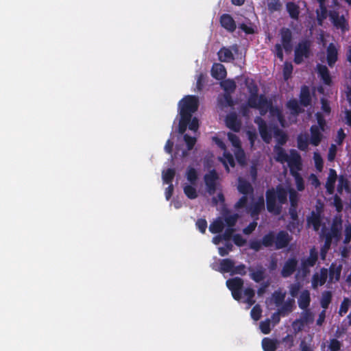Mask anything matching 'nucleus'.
Segmentation results:
<instances>
[{
    "instance_id": "20e7f679",
    "label": "nucleus",
    "mask_w": 351,
    "mask_h": 351,
    "mask_svg": "<svg viewBox=\"0 0 351 351\" xmlns=\"http://www.w3.org/2000/svg\"><path fill=\"white\" fill-rule=\"evenodd\" d=\"M198 106L197 98L195 96H186L179 103L180 120L179 123L178 132L184 134L186 130L187 125L189 128L194 131L197 130L199 127L198 120L193 118L191 120V114L195 112Z\"/></svg>"
},
{
    "instance_id": "ea45409f",
    "label": "nucleus",
    "mask_w": 351,
    "mask_h": 351,
    "mask_svg": "<svg viewBox=\"0 0 351 351\" xmlns=\"http://www.w3.org/2000/svg\"><path fill=\"white\" fill-rule=\"evenodd\" d=\"M221 86L226 92V93L230 94L236 88V84L233 80H227L221 82Z\"/></svg>"
},
{
    "instance_id": "5701e85b",
    "label": "nucleus",
    "mask_w": 351,
    "mask_h": 351,
    "mask_svg": "<svg viewBox=\"0 0 351 351\" xmlns=\"http://www.w3.org/2000/svg\"><path fill=\"white\" fill-rule=\"evenodd\" d=\"M282 43L284 49L287 51L291 50V32L288 29H283L281 31Z\"/></svg>"
},
{
    "instance_id": "9b49d317",
    "label": "nucleus",
    "mask_w": 351,
    "mask_h": 351,
    "mask_svg": "<svg viewBox=\"0 0 351 351\" xmlns=\"http://www.w3.org/2000/svg\"><path fill=\"white\" fill-rule=\"evenodd\" d=\"M226 285L232 291V295L235 300L241 298V289L243 287V281L239 278H234L227 280Z\"/></svg>"
},
{
    "instance_id": "4be33fe9",
    "label": "nucleus",
    "mask_w": 351,
    "mask_h": 351,
    "mask_svg": "<svg viewBox=\"0 0 351 351\" xmlns=\"http://www.w3.org/2000/svg\"><path fill=\"white\" fill-rule=\"evenodd\" d=\"M319 4V9L317 10V19L319 25H322L323 21L327 17V9L325 5L326 0H317Z\"/></svg>"
},
{
    "instance_id": "f8f14e48",
    "label": "nucleus",
    "mask_w": 351,
    "mask_h": 351,
    "mask_svg": "<svg viewBox=\"0 0 351 351\" xmlns=\"http://www.w3.org/2000/svg\"><path fill=\"white\" fill-rule=\"evenodd\" d=\"M218 175L215 171H211L204 176V181L206 186L207 191L210 195L213 194L218 185Z\"/></svg>"
},
{
    "instance_id": "c03bdc74",
    "label": "nucleus",
    "mask_w": 351,
    "mask_h": 351,
    "mask_svg": "<svg viewBox=\"0 0 351 351\" xmlns=\"http://www.w3.org/2000/svg\"><path fill=\"white\" fill-rule=\"evenodd\" d=\"M332 295L330 291H324L322 293L321 299V305L324 309L327 308L330 303Z\"/></svg>"
},
{
    "instance_id": "58836bf2",
    "label": "nucleus",
    "mask_w": 351,
    "mask_h": 351,
    "mask_svg": "<svg viewBox=\"0 0 351 351\" xmlns=\"http://www.w3.org/2000/svg\"><path fill=\"white\" fill-rule=\"evenodd\" d=\"M176 171L173 169H167L162 171V178L163 182L167 184H171L175 176Z\"/></svg>"
},
{
    "instance_id": "a878e982",
    "label": "nucleus",
    "mask_w": 351,
    "mask_h": 351,
    "mask_svg": "<svg viewBox=\"0 0 351 351\" xmlns=\"http://www.w3.org/2000/svg\"><path fill=\"white\" fill-rule=\"evenodd\" d=\"M227 126L233 130L234 131H238L240 129L241 124L237 120L236 114L231 113L228 114L226 119Z\"/></svg>"
},
{
    "instance_id": "338daca9",
    "label": "nucleus",
    "mask_w": 351,
    "mask_h": 351,
    "mask_svg": "<svg viewBox=\"0 0 351 351\" xmlns=\"http://www.w3.org/2000/svg\"><path fill=\"white\" fill-rule=\"evenodd\" d=\"M351 240V224H348L345 227V239L344 243H348Z\"/></svg>"
},
{
    "instance_id": "7c9ffc66",
    "label": "nucleus",
    "mask_w": 351,
    "mask_h": 351,
    "mask_svg": "<svg viewBox=\"0 0 351 351\" xmlns=\"http://www.w3.org/2000/svg\"><path fill=\"white\" fill-rule=\"evenodd\" d=\"M308 226H312L315 230H318L320 227V214L319 213L312 212L310 217H308Z\"/></svg>"
},
{
    "instance_id": "e433bc0d",
    "label": "nucleus",
    "mask_w": 351,
    "mask_h": 351,
    "mask_svg": "<svg viewBox=\"0 0 351 351\" xmlns=\"http://www.w3.org/2000/svg\"><path fill=\"white\" fill-rule=\"evenodd\" d=\"M287 10L291 18L298 19L300 13L298 5L293 2H288L287 3Z\"/></svg>"
},
{
    "instance_id": "3c124183",
    "label": "nucleus",
    "mask_w": 351,
    "mask_h": 351,
    "mask_svg": "<svg viewBox=\"0 0 351 351\" xmlns=\"http://www.w3.org/2000/svg\"><path fill=\"white\" fill-rule=\"evenodd\" d=\"M184 141L186 143L188 149H191L196 143V138L195 136H190L188 134L184 135Z\"/></svg>"
},
{
    "instance_id": "6ab92c4d",
    "label": "nucleus",
    "mask_w": 351,
    "mask_h": 351,
    "mask_svg": "<svg viewBox=\"0 0 351 351\" xmlns=\"http://www.w3.org/2000/svg\"><path fill=\"white\" fill-rule=\"evenodd\" d=\"M337 175L335 170L330 169L326 182V189L328 194L332 195L335 191V184Z\"/></svg>"
},
{
    "instance_id": "6e6552de",
    "label": "nucleus",
    "mask_w": 351,
    "mask_h": 351,
    "mask_svg": "<svg viewBox=\"0 0 351 351\" xmlns=\"http://www.w3.org/2000/svg\"><path fill=\"white\" fill-rule=\"evenodd\" d=\"M317 260V252L315 248H313L310 251L309 256L307 258L302 260V268L298 271L297 274V278H305L309 273L308 267L313 266L315 264Z\"/></svg>"
},
{
    "instance_id": "cd10ccee",
    "label": "nucleus",
    "mask_w": 351,
    "mask_h": 351,
    "mask_svg": "<svg viewBox=\"0 0 351 351\" xmlns=\"http://www.w3.org/2000/svg\"><path fill=\"white\" fill-rule=\"evenodd\" d=\"M317 73L321 77L323 82L329 85L331 82V78L328 70V68L326 66L318 64L317 66Z\"/></svg>"
},
{
    "instance_id": "c9c22d12",
    "label": "nucleus",
    "mask_w": 351,
    "mask_h": 351,
    "mask_svg": "<svg viewBox=\"0 0 351 351\" xmlns=\"http://www.w3.org/2000/svg\"><path fill=\"white\" fill-rule=\"evenodd\" d=\"M262 346L265 351H275L277 347V341L264 338L262 341Z\"/></svg>"
},
{
    "instance_id": "7ed1b4c3",
    "label": "nucleus",
    "mask_w": 351,
    "mask_h": 351,
    "mask_svg": "<svg viewBox=\"0 0 351 351\" xmlns=\"http://www.w3.org/2000/svg\"><path fill=\"white\" fill-rule=\"evenodd\" d=\"M237 189L243 195L235 204L236 209L243 208L246 213H250L252 217L258 215L265 208L263 196L254 197L253 187L252 184L242 178H239Z\"/></svg>"
},
{
    "instance_id": "f257e3e1",
    "label": "nucleus",
    "mask_w": 351,
    "mask_h": 351,
    "mask_svg": "<svg viewBox=\"0 0 351 351\" xmlns=\"http://www.w3.org/2000/svg\"><path fill=\"white\" fill-rule=\"evenodd\" d=\"M246 84L250 93L248 99V105L250 107L258 109L261 114H265L269 110L272 121H278L282 127H285L295 121V118L300 112V107L297 100L292 99L288 101L287 106L291 110V117L289 118V121H287L278 108L272 106L270 101H267L265 96H258L256 95L258 88L252 80H247Z\"/></svg>"
},
{
    "instance_id": "49530a36",
    "label": "nucleus",
    "mask_w": 351,
    "mask_h": 351,
    "mask_svg": "<svg viewBox=\"0 0 351 351\" xmlns=\"http://www.w3.org/2000/svg\"><path fill=\"white\" fill-rule=\"evenodd\" d=\"M313 160L316 169L319 171H321L323 169V160L321 155L318 152H314Z\"/></svg>"
},
{
    "instance_id": "09e8293b",
    "label": "nucleus",
    "mask_w": 351,
    "mask_h": 351,
    "mask_svg": "<svg viewBox=\"0 0 351 351\" xmlns=\"http://www.w3.org/2000/svg\"><path fill=\"white\" fill-rule=\"evenodd\" d=\"M219 103L221 106H231L233 104L231 97L228 93L224 94L223 97L219 100Z\"/></svg>"
},
{
    "instance_id": "de8ad7c7",
    "label": "nucleus",
    "mask_w": 351,
    "mask_h": 351,
    "mask_svg": "<svg viewBox=\"0 0 351 351\" xmlns=\"http://www.w3.org/2000/svg\"><path fill=\"white\" fill-rule=\"evenodd\" d=\"M263 245L265 247H271L275 243V237L273 233L265 235L263 239Z\"/></svg>"
},
{
    "instance_id": "2eb2a0df",
    "label": "nucleus",
    "mask_w": 351,
    "mask_h": 351,
    "mask_svg": "<svg viewBox=\"0 0 351 351\" xmlns=\"http://www.w3.org/2000/svg\"><path fill=\"white\" fill-rule=\"evenodd\" d=\"M328 272L327 269L322 268L314 274L312 278V287L315 289L319 286H322L326 281Z\"/></svg>"
},
{
    "instance_id": "e2e57ef3",
    "label": "nucleus",
    "mask_w": 351,
    "mask_h": 351,
    "mask_svg": "<svg viewBox=\"0 0 351 351\" xmlns=\"http://www.w3.org/2000/svg\"><path fill=\"white\" fill-rule=\"evenodd\" d=\"M332 237L339 239L341 236V221L339 224L335 223L332 227Z\"/></svg>"
},
{
    "instance_id": "37998d69",
    "label": "nucleus",
    "mask_w": 351,
    "mask_h": 351,
    "mask_svg": "<svg viewBox=\"0 0 351 351\" xmlns=\"http://www.w3.org/2000/svg\"><path fill=\"white\" fill-rule=\"evenodd\" d=\"M186 175L187 180L191 183V184L195 185L197 179V174L195 169L192 167H189Z\"/></svg>"
},
{
    "instance_id": "774afa93",
    "label": "nucleus",
    "mask_w": 351,
    "mask_h": 351,
    "mask_svg": "<svg viewBox=\"0 0 351 351\" xmlns=\"http://www.w3.org/2000/svg\"><path fill=\"white\" fill-rule=\"evenodd\" d=\"M301 286L299 283L291 285L289 287V292L292 297H295L300 289Z\"/></svg>"
},
{
    "instance_id": "ddd939ff",
    "label": "nucleus",
    "mask_w": 351,
    "mask_h": 351,
    "mask_svg": "<svg viewBox=\"0 0 351 351\" xmlns=\"http://www.w3.org/2000/svg\"><path fill=\"white\" fill-rule=\"evenodd\" d=\"M213 140L221 149L224 150L223 156L222 158H220V160L225 166L226 170L229 171L228 165L231 167L234 166V158L230 154L226 152L225 144L220 139L217 138H213Z\"/></svg>"
},
{
    "instance_id": "0eeeda50",
    "label": "nucleus",
    "mask_w": 351,
    "mask_h": 351,
    "mask_svg": "<svg viewBox=\"0 0 351 351\" xmlns=\"http://www.w3.org/2000/svg\"><path fill=\"white\" fill-rule=\"evenodd\" d=\"M238 219V215L237 214H231L227 215L225 217L224 221L226 222V225L227 226V228L223 236H216L213 238V241L215 244L217 245L220 243L222 238L225 240H228L231 237L234 230L233 227Z\"/></svg>"
},
{
    "instance_id": "393cba45",
    "label": "nucleus",
    "mask_w": 351,
    "mask_h": 351,
    "mask_svg": "<svg viewBox=\"0 0 351 351\" xmlns=\"http://www.w3.org/2000/svg\"><path fill=\"white\" fill-rule=\"evenodd\" d=\"M220 22L221 25L228 31L232 32L236 28V24L233 19L228 14L221 16Z\"/></svg>"
},
{
    "instance_id": "5fc2aeb1",
    "label": "nucleus",
    "mask_w": 351,
    "mask_h": 351,
    "mask_svg": "<svg viewBox=\"0 0 351 351\" xmlns=\"http://www.w3.org/2000/svg\"><path fill=\"white\" fill-rule=\"evenodd\" d=\"M275 138L280 145H283L287 141V136L280 130H276L275 132Z\"/></svg>"
},
{
    "instance_id": "4468645a",
    "label": "nucleus",
    "mask_w": 351,
    "mask_h": 351,
    "mask_svg": "<svg viewBox=\"0 0 351 351\" xmlns=\"http://www.w3.org/2000/svg\"><path fill=\"white\" fill-rule=\"evenodd\" d=\"M329 17L332 24L341 29L343 32L348 29V24L343 16H339L337 12L332 11L329 13Z\"/></svg>"
},
{
    "instance_id": "473e14b6",
    "label": "nucleus",
    "mask_w": 351,
    "mask_h": 351,
    "mask_svg": "<svg viewBox=\"0 0 351 351\" xmlns=\"http://www.w3.org/2000/svg\"><path fill=\"white\" fill-rule=\"evenodd\" d=\"M300 103L304 106H307L311 104V98L309 88L304 86L302 88L300 92Z\"/></svg>"
},
{
    "instance_id": "2f4dec72",
    "label": "nucleus",
    "mask_w": 351,
    "mask_h": 351,
    "mask_svg": "<svg viewBox=\"0 0 351 351\" xmlns=\"http://www.w3.org/2000/svg\"><path fill=\"white\" fill-rule=\"evenodd\" d=\"M219 59L221 62H230L234 59V56L230 49L226 47L221 48L218 52Z\"/></svg>"
},
{
    "instance_id": "1a4fd4ad",
    "label": "nucleus",
    "mask_w": 351,
    "mask_h": 351,
    "mask_svg": "<svg viewBox=\"0 0 351 351\" xmlns=\"http://www.w3.org/2000/svg\"><path fill=\"white\" fill-rule=\"evenodd\" d=\"M310 54V43L302 41L298 44L295 50V62L301 63L304 58L308 57Z\"/></svg>"
},
{
    "instance_id": "79ce46f5",
    "label": "nucleus",
    "mask_w": 351,
    "mask_h": 351,
    "mask_svg": "<svg viewBox=\"0 0 351 351\" xmlns=\"http://www.w3.org/2000/svg\"><path fill=\"white\" fill-rule=\"evenodd\" d=\"M298 146L301 150H306L308 146V137L306 134H300L298 137Z\"/></svg>"
},
{
    "instance_id": "4d7b16f0",
    "label": "nucleus",
    "mask_w": 351,
    "mask_h": 351,
    "mask_svg": "<svg viewBox=\"0 0 351 351\" xmlns=\"http://www.w3.org/2000/svg\"><path fill=\"white\" fill-rule=\"evenodd\" d=\"M337 152V147L335 145L332 144L329 148L327 158L332 162L335 160Z\"/></svg>"
},
{
    "instance_id": "f3484780",
    "label": "nucleus",
    "mask_w": 351,
    "mask_h": 351,
    "mask_svg": "<svg viewBox=\"0 0 351 351\" xmlns=\"http://www.w3.org/2000/svg\"><path fill=\"white\" fill-rule=\"evenodd\" d=\"M255 122L258 124L261 137L266 143H269L271 139L272 131L268 130L267 125L261 118H256Z\"/></svg>"
},
{
    "instance_id": "864d4df0",
    "label": "nucleus",
    "mask_w": 351,
    "mask_h": 351,
    "mask_svg": "<svg viewBox=\"0 0 351 351\" xmlns=\"http://www.w3.org/2000/svg\"><path fill=\"white\" fill-rule=\"evenodd\" d=\"M337 189L339 193H341L343 189L348 190V180L343 176H340L339 178V184Z\"/></svg>"
},
{
    "instance_id": "603ef678",
    "label": "nucleus",
    "mask_w": 351,
    "mask_h": 351,
    "mask_svg": "<svg viewBox=\"0 0 351 351\" xmlns=\"http://www.w3.org/2000/svg\"><path fill=\"white\" fill-rule=\"evenodd\" d=\"M261 308L259 305H256L253 307L251 311V316L252 319L257 321L261 318Z\"/></svg>"
},
{
    "instance_id": "412c9836",
    "label": "nucleus",
    "mask_w": 351,
    "mask_h": 351,
    "mask_svg": "<svg viewBox=\"0 0 351 351\" xmlns=\"http://www.w3.org/2000/svg\"><path fill=\"white\" fill-rule=\"evenodd\" d=\"M212 76L217 80H222L226 76V70L225 66L219 63L213 64L211 70Z\"/></svg>"
},
{
    "instance_id": "c85d7f7f",
    "label": "nucleus",
    "mask_w": 351,
    "mask_h": 351,
    "mask_svg": "<svg viewBox=\"0 0 351 351\" xmlns=\"http://www.w3.org/2000/svg\"><path fill=\"white\" fill-rule=\"evenodd\" d=\"M295 301L293 299H289L285 301L280 307L278 308V311L282 315H285L293 311Z\"/></svg>"
},
{
    "instance_id": "f704fd0d",
    "label": "nucleus",
    "mask_w": 351,
    "mask_h": 351,
    "mask_svg": "<svg viewBox=\"0 0 351 351\" xmlns=\"http://www.w3.org/2000/svg\"><path fill=\"white\" fill-rule=\"evenodd\" d=\"M225 228V224L221 218H219L214 221L209 226V230L212 233H218L223 230Z\"/></svg>"
},
{
    "instance_id": "8fccbe9b",
    "label": "nucleus",
    "mask_w": 351,
    "mask_h": 351,
    "mask_svg": "<svg viewBox=\"0 0 351 351\" xmlns=\"http://www.w3.org/2000/svg\"><path fill=\"white\" fill-rule=\"evenodd\" d=\"M271 321L270 319H266L260 323V328L264 334H268L271 331Z\"/></svg>"
},
{
    "instance_id": "0e129e2a",
    "label": "nucleus",
    "mask_w": 351,
    "mask_h": 351,
    "mask_svg": "<svg viewBox=\"0 0 351 351\" xmlns=\"http://www.w3.org/2000/svg\"><path fill=\"white\" fill-rule=\"evenodd\" d=\"M196 226L202 233H204L207 228V222L204 219H199L196 222Z\"/></svg>"
},
{
    "instance_id": "9d476101",
    "label": "nucleus",
    "mask_w": 351,
    "mask_h": 351,
    "mask_svg": "<svg viewBox=\"0 0 351 351\" xmlns=\"http://www.w3.org/2000/svg\"><path fill=\"white\" fill-rule=\"evenodd\" d=\"M228 139L234 147V152L237 161L240 164L243 165L245 162V154L243 150L241 148L240 141L239 138L232 133H228Z\"/></svg>"
},
{
    "instance_id": "a18cd8bd",
    "label": "nucleus",
    "mask_w": 351,
    "mask_h": 351,
    "mask_svg": "<svg viewBox=\"0 0 351 351\" xmlns=\"http://www.w3.org/2000/svg\"><path fill=\"white\" fill-rule=\"evenodd\" d=\"M265 271L263 268L257 269L255 271H252L250 276L251 278L256 282H258L263 280Z\"/></svg>"
},
{
    "instance_id": "423d86ee",
    "label": "nucleus",
    "mask_w": 351,
    "mask_h": 351,
    "mask_svg": "<svg viewBox=\"0 0 351 351\" xmlns=\"http://www.w3.org/2000/svg\"><path fill=\"white\" fill-rule=\"evenodd\" d=\"M318 126L313 125L311 128L310 143L314 146H317L321 142L323 135L322 132L325 130L326 122L320 113L316 114Z\"/></svg>"
},
{
    "instance_id": "f03ea898",
    "label": "nucleus",
    "mask_w": 351,
    "mask_h": 351,
    "mask_svg": "<svg viewBox=\"0 0 351 351\" xmlns=\"http://www.w3.org/2000/svg\"><path fill=\"white\" fill-rule=\"evenodd\" d=\"M289 194L291 208L289 214L291 219L295 221L298 218L296 206L299 199L297 192L290 188L284 189L281 186H277L276 189H269L267 191V208L269 212L274 214H279L281 210V205L287 202V194Z\"/></svg>"
},
{
    "instance_id": "c756f323",
    "label": "nucleus",
    "mask_w": 351,
    "mask_h": 351,
    "mask_svg": "<svg viewBox=\"0 0 351 351\" xmlns=\"http://www.w3.org/2000/svg\"><path fill=\"white\" fill-rule=\"evenodd\" d=\"M341 265L332 264L330 267L329 278L330 282H337L340 278Z\"/></svg>"
},
{
    "instance_id": "aec40b11",
    "label": "nucleus",
    "mask_w": 351,
    "mask_h": 351,
    "mask_svg": "<svg viewBox=\"0 0 351 351\" xmlns=\"http://www.w3.org/2000/svg\"><path fill=\"white\" fill-rule=\"evenodd\" d=\"M297 261L295 258H290L286 261L281 271L282 276L287 278L291 276L295 269Z\"/></svg>"
},
{
    "instance_id": "680f3d73",
    "label": "nucleus",
    "mask_w": 351,
    "mask_h": 351,
    "mask_svg": "<svg viewBox=\"0 0 351 351\" xmlns=\"http://www.w3.org/2000/svg\"><path fill=\"white\" fill-rule=\"evenodd\" d=\"M328 348L330 351H338L341 348V343L337 339H331Z\"/></svg>"
},
{
    "instance_id": "69168bd1",
    "label": "nucleus",
    "mask_w": 351,
    "mask_h": 351,
    "mask_svg": "<svg viewBox=\"0 0 351 351\" xmlns=\"http://www.w3.org/2000/svg\"><path fill=\"white\" fill-rule=\"evenodd\" d=\"M333 204L336 208L337 212H341L343 209V204L341 198L337 195L334 197Z\"/></svg>"
},
{
    "instance_id": "bb28decb",
    "label": "nucleus",
    "mask_w": 351,
    "mask_h": 351,
    "mask_svg": "<svg viewBox=\"0 0 351 351\" xmlns=\"http://www.w3.org/2000/svg\"><path fill=\"white\" fill-rule=\"evenodd\" d=\"M337 59V50L333 44H330L327 49V61L329 66H332Z\"/></svg>"
},
{
    "instance_id": "dca6fc26",
    "label": "nucleus",
    "mask_w": 351,
    "mask_h": 351,
    "mask_svg": "<svg viewBox=\"0 0 351 351\" xmlns=\"http://www.w3.org/2000/svg\"><path fill=\"white\" fill-rule=\"evenodd\" d=\"M286 296L285 292L281 291H275L271 297L267 301V304L269 308H272L271 306L274 304L276 307H280V305L285 302Z\"/></svg>"
},
{
    "instance_id": "6e6d98bb",
    "label": "nucleus",
    "mask_w": 351,
    "mask_h": 351,
    "mask_svg": "<svg viewBox=\"0 0 351 351\" xmlns=\"http://www.w3.org/2000/svg\"><path fill=\"white\" fill-rule=\"evenodd\" d=\"M350 306V300L348 298H344L343 302L341 304L340 308H339V314L342 316L345 315L349 308Z\"/></svg>"
},
{
    "instance_id": "13d9d810",
    "label": "nucleus",
    "mask_w": 351,
    "mask_h": 351,
    "mask_svg": "<svg viewBox=\"0 0 351 351\" xmlns=\"http://www.w3.org/2000/svg\"><path fill=\"white\" fill-rule=\"evenodd\" d=\"M305 324H306L304 322V320H300L299 319L295 320L293 323L292 327H293V330L295 332H298L301 331L304 328Z\"/></svg>"
},
{
    "instance_id": "39448f33",
    "label": "nucleus",
    "mask_w": 351,
    "mask_h": 351,
    "mask_svg": "<svg viewBox=\"0 0 351 351\" xmlns=\"http://www.w3.org/2000/svg\"><path fill=\"white\" fill-rule=\"evenodd\" d=\"M276 161L282 164L287 163L293 176L295 178V184L298 191H302L304 189V183L302 178L296 171L300 169L301 158L298 153L295 150H290L287 153L280 146L276 145L274 148Z\"/></svg>"
},
{
    "instance_id": "a211bd4d",
    "label": "nucleus",
    "mask_w": 351,
    "mask_h": 351,
    "mask_svg": "<svg viewBox=\"0 0 351 351\" xmlns=\"http://www.w3.org/2000/svg\"><path fill=\"white\" fill-rule=\"evenodd\" d=\"M291 237L288 233L281 231L275 237V245L276 249L286 247L291 241Z\"/></svg>"
},
{
    "instance_id": "bf43d9fd",
    "label": "nucleus",
    "mask_w": 351,
    "mask_h": 351,
    "mask_svg": "<svg viewBox=\"0 0 351 351\" xmlns=\"http://www.w3.org/2000/svg\"><path fill=\"white\" fill-rule=\"evenodd\" d=\"M300 320H304V322L307 324L308 323L313 322V317L311 312L308 311H304L302 313Z\"/></svg>"
},
{
    "instance_id": "4c0bfd02",
    "label": "nucleus",
    "mask_w": 351,
    "mask_h": 351,
    "mask_svg": "<svg viewBox=\"0 0 351 351\" xmlns=\"http://www.w3.org/2000/svg\"><path fill=\"white\" fill-rule=\"evenodd\" d=\"M234 262L230 259H223L220 263V270L222 272H231L233 271Z\"/></svg>"
},
{
    "instance_id": "b1692460",
    "label": "nucleus",
    "mask_w": 351,
    "mask_h": 351,
    "mask_svg": "<svg viewBox=\"0 0 351 351\" xmlns=\"http://www.w3.org/2000/svg\"><path fill=\"white\" fill-rule=\"evenodd\" d=\"M310 302V292L308 290L302 291L298 299V305L300 308L306 310L309 306Z\"/></svg>"
},
{
    "instance_id": "052dcab7",
    "label": "nucleus",
    "mask_w": 351,
    "mask_h": 351,
    "mask_svg": "<svg viewBox=\"0 0 351 351\" xmlns=\"http://www.w3.org/2000/svg\"><path fill=\"white\" fill-rule=\"evenodd\" d=\"M293 71V66L291 63L285 62L283 68V74L285 80H287Z\"/></svg>"
},
{
    "instance_id": "72a5a7b5",
    "label": "nucleus",
    "mask_w": 351,
    "mask_h": 351,
    "mask_svg": "<svg viewBox=\"0 0 351 351\" xmlns=\"http://www.w3.org/2000/svg\"><path fill=\"white\" fill-rule=\"evenodd\" d=\"M254 291L252 288H246L243 291L244 302L248 304L247 308H250L255 303L254 300Z\"/></svg>"
},
{
    "instance_id": "a19ab883",
    "label": "nucleus",
    "mask_w": 351,
    "mask_h": 351,
    "mask_svg": "<svg viewBox=\"0 0 351 351\" xmlns=\"http://www.w3.org/2000/svg\"><path fill=\"white\" fill-rule=\"evenodd\" d=\"M184 192L185 195L190 199H195L197 197L196 189L192 184H184Z\"/></svg>"
}]
</instances>
